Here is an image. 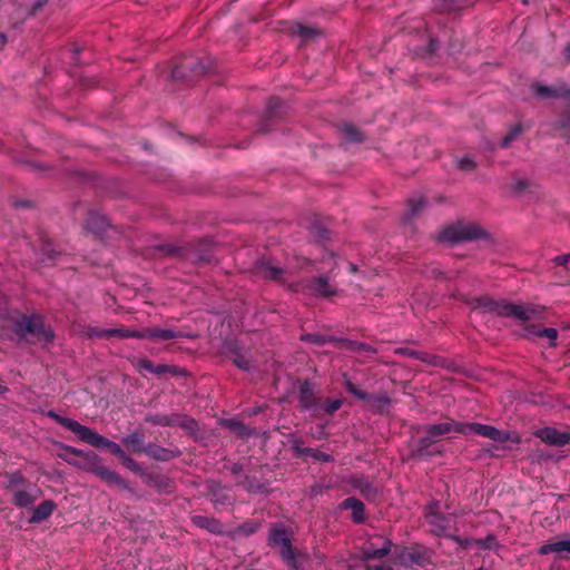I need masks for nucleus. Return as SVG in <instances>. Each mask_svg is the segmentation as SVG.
<instances>
[{
  "mask_svg": "<svg viewBox=\"0 0 570 570\" xmlns=\"http://www.w3.org/2000/svg\"><path fill=\"white\" fill-rule=\"evenodd\" d=\"M434 443L435 440L430 434H426L425 436L421 438L417 441L415 449L413 451L414 455L420 459H428L441 453V451H435L431 449Z\"/></svg>",
  "mask_w": 570,
  "mask_h": 570,
  "instance_id": "nucleus-22",
  "label": "nucleus"
},
{
  "mask_svg": "<svg viewBox=\"0 0 570 570\" xmlns=\"http://www.w3.org/2000/svg\"><path fill=\"white\" fill-rule=\"evenodd\" d=\"M239 471H240V466H239V465H237V464L233 465V468H232V472H233L234 474H238V473H239Z\"/></svg>",
  "mask_w": 570,
  "mask_h": 570,
  "instance_id": "nucleus-61",
  "label": "nucleus"
},
{
  "mask_svg": "<svg viewBox=\"0 0 570 570\" xmlns=\"http://www.w3.org/2000/svg\"><path fill=\"white\" fill-rule=\"evenodd\" d=\"M145 421L153 424V425H160V426H174L176 421H174V414H148L145 417Z\"/></svg>",
  "mask_w": 570,
  "mask_h": 570,
  "instance_id": "nucleus-34",
  "label": "nucleus"
},
{
  "mask_svg": "<svg viewBox=\"0 0 570 570\" xmlns=\"http://www.w3.org/2000/svg\"><path fill=\"white\" fill-rule=\"evenodd\" d=\"M76 468L83 470L86 472L96 474L100 480L106 482L108 485H124L125 481L115 471L102 464V460L95 452L89 451L86 454V458L81 461L69 462Z\"/></svg>",
  "mask_w": 570,
  "mask_h": 570,
  "instance_id": "nucleus-6",
  "label": "nucleus"
},
{
  "mask_svg": "<svg viewBox=\"0 0 570 570\" xmlns=\"http://www.w3.org/2000/svg\"><path fill=\"white\" fill-rule=\"evenodd\" d=\"M213 501L215 504H224L226 501V498H224V499L215 498V499H213Z\"/></svg>",
  "mask_w": 570,
  "mask_h": 570,
  "instance_id": "nucleus-60",
  "label": "nucleus"
},
{
  "mask_svg": "<svg viewBox=\"0 0 570 570\" xmlns=\"http://www.w3.org/2000/svg\"><path fill=\"white\" fill-rule=\"evenodd\" d=\"M525 332H527V336L546 337L551 342V346H556V341L558 338V331L553 327L537 330L534 326H527Z\"/></svg>",
  "mask_w": 570,
  "mask_h": 570,
  "instance_id": "nucleus-30",
  "label": "nucleus"
},
{
  "mask_svg": "<svg viewBox=\"0 0 570 570\" xmlns=\"http://www.w3.org/2000/svg\"><path fill=\"white\" fill-rule=\"evenodd\" d=\"M174 421H176L174 426H180L190 434L198 430L197 421L190 416L184 414H174Z\"/></svg>",
  "mask_w": 570,
  "mask_h": 570,
  "instance_id": "nucleus-33",
  "label": "nucleus"
},
{
  "mask_svg": "<svg viewBox=\"0 0 570 570\" xmlns=\"http://www.w3.org/2000/svg\"><path fill=\"white\" fill-rule=\"evenodd\" d=\"M299 404L304 410H312L316 406V400L308 383L301 387Z\"/></svg>",
  "mask_w": 570,
  "mask_h": 570,
  "instance_id": "nucleus-31",
  "label": "nucleus"
},
{
  "mask_svg": "<svg viewBox=\"0 0 570 570\" xmlns=\"http://www.w3.org/2000/svg\"><path fill=\"white\" fill-rule=\"evenodd\" d=\"M7 391H8V390H7V387H4V386L0 385V394L4 393V392H7Z\"/></svg>",
  "mask_w": 570,
  "mask_h": 570,
  "instance_id": "nucleus-64",
  "label": "nucleus"
},
{
  "mask_svg": "<svg viewBox=\"0 0 570 570\" xmlns=\"http://www.w3.org/2000/svg\"><path fill=\"white\" fill-rule=\"evenodd\" d=\"M234 363L237 367L242 368V370H245V371H249L250 370V362L249 360L245 358L244 356H237L235 360H234Z\"/></svg>",
  "mask_w": 570,
  "mask_h": 570,
  "instance_id": "nucleus-49",
  "label": "nucleus"
},
{
  "mask_svg": "<svg viewBox=\"0 0 570 570\" xmlns=\"http://www.w3.org/2000/svg\"><path fill=\"white\" fill-rule=\"evenodd\" d=\"M342 134L348 141L357 142L362 140V134L352 125H344L342 127Z\"/></svg>",
  "mask_w": 570,
  "mask_h": 570,
  "instance_id": "nucleus-40",
  "label": "nucleus"
},
{
  "mask_svg": "<svg viewBox=\"0 0 570 570\" xmlns=\"http://www.w3.org/2000/svg\"><path fill=\"white\" fill-rule=\"evenodd\" d=\"M145 435L140 431H135L121 440V443L134 453L144 452Z\"/></svg>",
  "mask_w": 570,
  "mask_h": 570,
  "instance_id": "nucleus-27",
  "label": "nucleus"
},
{
  "mask_svg": "<svg viewBox=\"0 0 570 570\" xmlns=\"http://www.w3.org/2000/svg\"><path fill=\"white\" fill-rule=\"evenodd\" d=\"M395 561L403 567L425 566L430 562L426 550L416 547L404 548L395 553Z\"/></svg>",
  "mask_w": 570,
  "mask_h": 570,
  "instance_id": "nucleus-11",
  "label": "nucleus"
},
{
  "mask_svg": "<svg viewBox=\"0 0 570 570\" xmlns=\"http://www.w3.org/2000/svg\"><path fill=\"white\" fill-rule=\"evenodd\" d=\"M560 128H567L570 127V115L567 117V119H562L558 122Z\"/></svg>",
  "mask_w": 570,
  "mask_h": 570,
  "instance_id": "nucleus-57",
  "label": "nucleus"
},
{
  "mask_svg": "<svg viewBox=\"0 0 570 570\" xmlns=\"http://www.w3.org/2000/svg\"><path fill=\"white\" fill-rule=\"evenodd\" d=\"M293 450L295 455L297 456H309L320 462L330 463L334 461V458L323 451L313 448H301L298 445H294Z\"/></svg>",
  "mask_w": 570,
  "mask_h": 570,
  "instance_id": "nucleus-26",
  "label": "nucleus"
},
{
  "mask_svg": "<svg viewBox=\"0 0 570 570\" xmlns=\"http://www.w3.org/2000/svg\"><path fill=\"white\" fill-rule=\"evenodd\" d=\"M350 347L354 351H367L372 353L375 352V350L372 346L361 342H351Z\"/></svg>",
  "mask_w": 570,
  "mask_h": 570,
  "instance_id": "nucleus-48",
  "label": "nucleus"
},
{
  "mask_svg": "<svg viewBox=\"0 0 570 570\" xmlns=\"http://www.w3.org/2000/svg\"><path fill=\"white\" fill-rule=\"evenodd\" d=\"M27 481L21 472L16 471L13 473L8 474V481L6 488L8 490L14 491L19 485H26Z\"/></svg>",
  "mask_w": 570,
  "mask_h": 570,
  "instance_id": "nucleus-37",
  "label": "nucleus"
},
{
  "mask_svg": "<svg viewBox=\"0 0 570 570\" xmlns=\"http://www.w3.org/2000/svg\"><path fill=\"white\" fill-rule=\"evenodd\" d=\"M144 452L157 461H168L175 456L171 450L151 443L145 446Z\"/></svg>",
  "mask_w": 570,
  "mask_h": 570,
  "instance_id": "nucleus-28",
  "label": "nucleus"
},
{
  "mask_svg": "<svg viewBox=\"0 0 570 570\" xmlns=\"http://www.w3.org/2000/svg\"><path fill=\"white\" fill-rule=\"evenodd\" d=\"M291 32L292 35L299 37L302 40L314 39L321 33L317 28L312 26H304L301 23L292 26Z\"/></svg>",
  "mask_w": 570,
  "mask_h": 570,
  "instance_id": "nucleus-29",
  "label": "nucleus"
},
{
  "mask_svg": "<svg viewBox=\"0 0 570 570\" xmlns=\"http://www.w3.org/2000/svg\"><path fill=\"white\" fill-rule=\"evenodd\" d=\"M356 488H358L363 494L373 490V485L370 482H365L363 485L357 484Z\"/></svg>",
  "mask_w": 570,
  "mask_h": 570,
  "instance_id": "nucleus-54",
  "label": "nucleus"
},
{
  "mask_svg": "<svg viewBox=\"0 0 570 570\" xmlns=\"http://www.w3.org/2000/svg\"><path fill=\"white\" fill-rule=\"evenodd\" d=\"M435 6L440 11L452 12L463 9L466 2L463 0H436Z\"/></svg>",
  "mask_w": 570,
  "mask_h": 570,
  "instance_id": "nucleus-35",
  "label": "nucleus"
},
{
  "mask_svg": "<svg viewBox=\"0 0 570 570\" xmlns=\"http://www.w3.org/2000/svg\"><path fill=\"white\" fill-rule=\"evenodd\" d=\"M350 269H351V272L355 273L357 271V267H356V265L351 264Z\"/></svg>",
  "mask_w": 570,
  "mask_h": 570,
  "instance_id": "nucleus-63",
  "label": "nucleus"
},
{
  "mask_svg": "<svg viewBox=\"0 0 570 570\" xmlns=\"http://www.w3.org/2000/svg\"><path fill=\"white\" fill-rule=\"evenodd\" d=\"M56 509V503L52 500L42 501L32 512L30 518L31 523H40L47 520Z\"/></svg>",
  "mask_w": 570,
  "mask_h": 570,
  "instance_id": "nucleus-23",
  "label": "nucleus"
},
{
  "mask_svg": "<svg viewBox=\"0 0 570 570\" xmlns=\"http://www.w3.org/2000/svg\"><path fill=\"white\" fill-rule=\"evenodd\" d=\"M142 340L150 338L155 341H169L174 338H185L190 337L189 335L184 334L179 331H174L170 328H160V327H147L141 330Z\"/></svg>",
  "mask_w": 570,
  "mask_h": 570,
  "instance_id": "nucleus-16",
  "label": "nucleus"
},
{
  "mask_svg": "<svg viewBox=\"0 0 570 570\" xmlns=\"http://www.w3.org/2000/svg\"><path fill=\"white\" fill-rule=\"evenodd\" d=\"M259 525L258 522H247L239 525L235 532L239 535L248 537L254 534L259 529Z\"/></svg>",
  "mask_w": 570,
  "mask_h": 570,
  "instance_id": "nucleus-41",
  "label": "nucleus"
},
{
  "mask_svg": "<svg viewBox=\"0 0 570 570\" xmlns=\"http://www.w3.org/2000/svg\"><path fill=\"white\" fill-rule=\"evenodd\" d=\"M12 492V502L18 508H27L32 505L39 497V490L36 485H28V488L16 489Z\"/></svg>",
  "mask_w": 570,
  "mask_h": 570,
  "instance_id": "nucleus-17",
  "label": "nucleus"
},
{
  "mask_svg": "<svg viewBox=\"0 0 570 570\" xmlns=\"http://www.w3.org/2000/svg\"><path fill=\"white\" fill-rule=\"evenodd\" d=\"M7 42V37L3 33H0V46H3Z\"/></svg>",
  "mask_w": 570,
  "mask_h": 570,
  "instance_id": "nucleus-62",
  "label": "nucleus"
},
{
  "mask_svg": "<svg viewBox=\"0 0 570 570\" xmlns=\"http://www.w3.org/2000/svg\"><path fill=\"white\" fill-rule=\"evenodd\" d=\"M119 460L122 462L124 465H126L129 469L135 470L137 468V463L126 453L125 456H121Z\"/></svg>",
  "mask_w": 570,
  "mask_h": 570,
  "instance_id": "nucleus-52",
  "label": "nucleus"
},
{
  "mask_svg": "<svg viewBox=\"0 0 570 570\" xmlns=\"http://www.w3.org/2000/svg\"><path fill=\"white\" fill-rule=\"evenodd\" d=\"M88 335L90 337L98 338H110V337H119V338H140L142 340L141 331L128 330V328H108V330H97L89 328Z\"/></svg>",
  "mask_w": 570,
  "mask_h": 570,
  "instance_id": "nucleus-14",
  "label": "nucleus"
},
{
  "mask_svg": "<svg viewBox=\"0 0 570 570\" xmlns=\"http://www.w3.org/2000/svg\"><path fill=\"white\" fill-rule=\"evenodd\" d=\"M314 559H315V563H316L317 566H322V564L324 563V561H325V556H324V554H322V553H320V552H316V553L314 554Z\"/></svg>",
  "mask_w": 570,
  "mask_h": 570,
  "instance_id": "nucleus-55",
  "label": "nucleus"
},
{
  "mask_svg": "<svg viewBox=\"0 0 570 570\" xmlns=\"http://www.w3.org/2000/svg\"><path fill=\"white\" fill-rule=\"evenodd\" d=\"M191 522L200 529H205L213 534L223 533V524L218 519L206 517V515H194Z\"/></svg>",
  "mask_w": 570,
  "mask_h": 570,
  "instance_id": "nucleus-21",
  "label": "nucleus"
},
{
  "mask_svg": "<svg viewBox=\"0 0 570 570\" xmlns=\"http://www.w3.org/2000/svg\"><path fill=\"white\" fill-rule=\"evenodd\" d=\"M244 489L249 493H264L266 491V484L258 482L255 478L245 476L242 482Z\"/></svg>",
  "mask_w": 570,
  "mask_h": 570,
  "instance_id": "nucleus-36",
  "label": "nucleus"
},
{
  "mask_svg": "<svg viewBox=\"0 0 570 570\" xmlns=\"http://www.w3.org/2000/svg\"><path fill=\"white\" fill-rule=\"evenodd\" d=\"M424 432L430 434L435 441L449 433L456 432L464 435L474 433L481 435L483 438L493 440L499 443H503L507 441H511L515 444H520L522 439L515 432H509L505 430H499L492 425L482 424V423H464L458 422L454 420H450L442 423L430 424L424 428Z\"/></svg>",
  "mask_w": 570,
  "mask_h": 570,
  "instance_id": "nucleus-1",
  "label": "nucleus"
},
{
  "mask_svg": "<svg viewBox=\"0 0 570 570\" xmlns=\"http://www.w3.org/2000/svg\"><path fill=\"white\" fill-rule=\"evenodd\" d=\"M108 220L104 215L90 213L85 222V227L92 234H100L108 227Z\"/></svg>",
  "mask_w": 570,
  "mask_h": 570,
  "instance_id": "nucleus-24",
  "label": "nucleus"
},
{
  "mask_svg": "<svg viewBox=\"0 0 570 570\" xmlns=\"http://www.w3.org/2000/svg\"><path fill=\"white\" fill-rule=\"evenodd\" d=\"M291 288L295 293H301L306 296H322V297H331L336 294V287L332 285L327 277L317 276L313 278H306L294 283L291 285Z\"/></svg>",
  "mask_w": 570,
  "mask_h": 570,
  "instance_id": "nucleus-8",
  "label": "nucleus"
},
{
  "mask_svg": "<svg viewBox=\"0 0 570 570\" xmlns=\"http://www.w3.org/2000/svg\"><path fill=\"white\" fill-rule=\"evenodd\" d=\"M521 126L512 127L509 132L501 139V147L507 148L521 134Z\"/></svg>",
  "mask_w": 570,
  "mask_h": 570,
  "instance_id": "nucleus-42",
  "label": "nucleus"
},
{
  "mask_svg": "<svg viewBox=\"0 0 570 570\" xmlns=\"http://www.w3.org/2000/svg\"><path fill=\"white\" fill-rule=\"evenodd\" d=\"M392 541L387 538L375 535L364 542L362 547V557L365 560H380L386 557L392 549Z\"/></svg>",
  "mask_w": 570,
  "mask_h": 570,
  "instance_id": "nucleus-10",
  "label": "nucleus"
},
{
  "mask_svg": "<svg viewBox=\"0 0 570 570\" xmlns=\"http://www.w3.org/2000/svg\"><path fill=\"white\" fill-rule=\"evenodd\" d=\"M366 570H393V568L390 566L381 564V566H370V567H367Z\"/></svg>",
  "mask_w": 570,
  "mask_h": 570,
  "instance_id": "nucleus-56",
  "label": "nucleus"
},
{
  "mask_svg": "<svg viewBox=\"0 0 570 570\" xmlns=\"http://www.w3.org/2000/svg\"><path fill=\"white\" fill-rule=\"evenodd\" d=\"M41 250H42L43 255H45L46 257H48L49 259H52V258H55V257H56V254H57V253L53 250V248H52V244H51V243H47V244H45V245L42 246Z\"/></svg>",
  "mask_w": 570,
  "mask_h": 570,
  "instance_id": "nucleus-50",
  "label": "nucleus"
},
{
  "mask_svg": "<svg viewBox=\"0 0 570 570\" xmlns=\"http://www.w3.org/2000/svg\"><path fill=\"white\" fill-rule=\"evenodd\" d=\"M529 185H530L529 181H527L524 179H521L519 181V189H520V191L525 190L529 187Z\"/></svg>",
  "mask_w": 570,
  "mask_h": 570,
  "instance_id": "nucleus-58",
  "label": "nucleus"
},
{
  "mask_svg": "<svg viewBox=\"0 0 570 570\" xmlns=\"http://www.w3.org/2000/svg\"><path fill=\"white\" fill-rule=\"evenodd\" d=\"M16 332L20 335L35 334L50 342L53 338V333L47 328L40 316H23L16 323Z\"/></svg>",
  "mask_w": 570,
  "mask_h": 570,
  "instance_id": "nucleus-9",
  "label": "nucleus"
},
{
  "mask_svg": "<svg viewBox=\"0 0 570 570\" xmlns=\"http://www.w3.org/2000/svg\"><path fill=\"white\" fill-rule=\"evenodd\" d=\"M346 390L356 399L371 402V407L376 412H383L391 404V399L385 395L371 396L368 393L361 391L351 381L345 382Z\"/></svg>",
  "mask_w": 570,
  "mask_h": 570,
  "instance_id": "nucleus-12",
  "label": "nucleus"
},
{
  "mask_svg": "<svg viewBox=\"0 0 570 570\" xmlns=\"http://www.w3.org/2000/svg\"><path fill=\"white\" fill-rule=\"evenodd\" d=\"M539 553L542 556H547L550 553H556L558 556H562L563 553L570 554V540H550L539 548Z\"/></svg>",
  "mask_w": 570,
  "mask_h": 570,
  "instance_id": "nucleus-18",
  "label": "nucleus"
},
{
  "mask_svg": "<svg viewBox=\"0 0 570 570\" xmlns=\"http://www.w3.org/2000/svg\"><path fill=\"white\" fill-rule=\"evenodd\" d=\"M458 166L463 170H473L475 163L472 157L465 156L458 160Z\"/></svg>",
  "mask_w": 570,
  "mask_h": 570,
  "instance_id": "nucleus-46",
  "label": "nucleus"
},
{
  "mask_svg": "<svg viewBox=\"0 0 570 570\" xmlns=\"http://www.w3.org/2000/svg\"><path fill=\"white\" fill-rule=\"evenodd\" d=\"M485 230L476 223H458L444 228L439 239L446 243L472 242L485 238Z\"/></svg>",
  "mask_w": 570,
  "mask_h": 570,
  "instance_id": "nucleus-7",
  "label": "nucleus"
},
{
  "mask_svg": "<svg viewBox=\"0 0 570 570\" xmlns=\"http://www.w3.org/2000/svg\"><path fill=\"white\" fill-rule=\"evenodd\" d=\"M448 539H451L452 541L458 543L463 549H469V548H472L473 546H475V539H473V538H463V537L450 533V537H448Z\"/></svg>",
  "mask_w": 570,
  "mask_h": 570,
  "instance_id": "nucleus-44",
  "label": "nucleus"
},
{
  "mask_svg": "<svg viewBox=\"0 0 570 570\" xmlns=\"http://www.w3.org/2000/svg\"><path fill=\"white\" fill-rule=\"evenodd\" d=\"M256 273L265 279L282 281L285 271L267 261H262L256 267Z\"/></svg>",
  "mask_w": 570,
  "mask_h": 570,
  "instance_id": "nucleus-19",
  "label": "nucleus"
},
{
  "mask_svg": "<svg viewBox=\"0 0 570 570\" xmlns=\"http://www.w3.org/2000/svg\"><path fill=\"white\" fill-rule=\"evenodd\" d=\"M66 451H68L69 453L76 455V456H79L82 459L86 458V454H88L89 451H83V450H80V449H77V448H73V446H70V445H67L65 446Z\"/></svg>",
  "mask_w": 570,
  "mask_h": 570,
  "instance_id": "nucleus-51",
  "label": "nucleus"
},
{
  "mask_svg": "<svg viewBox=\"0 0 570 570\" xmlns=\"http://www.w3.org/2000/svg\"><path fill=\"white\" fill-rule=\"evenodd\" d=\"M267 543L269 547L278 548L283 561L293 570H299L301 566L293 549L292 539L286 527L278 523L269 529Z\"/></svg>",
  "mask_w": 570,
  "mask_h": 570,
  "instance_id": "nucleus-4",
  "label": "nucleus"
},
{
  "mask_svg": "<svg viewBox=\"0 0 570 570\" xmlns=\"http://www.w3.org/2000/svg\"><path fill=\"white\" fill-rule=\"evenodd\" d=\"M425 520L430 531L438 537H450L451 530L455 529L456 517L453 513L443 514L440 501H431L424 510Z\"/></svg>",
  "mask_w": 570,
  "mask_h": 570,
  "instance_id": "nucleus-5",
  "label": "nucleus"
},
{
  "mask_svg": "<svg viewBox=\"0 0 570 570\" xmlns=\"http://www.w3.org/2000/svg\"><path fill=\"white\" fill-rule=\"evenodd\" d=\"M342 509L351 510L352 511V518H353L354 522H356V523L364 522V520H365V505H364V503L361 500H358V499H356L354 497L346 498L342 502Z\"/></svg>",
  "mask_w": 570,
  "mask_h": 570,
  "instance_id": "nucleus-20",
  "label": "nucleus"
},
{
  "mask_svg": "<svg viewBox=\"0 0 570 570\" xmlns=\"http://www.w3.org/2000/svg\"><path fill=\"white\" fill-rule=\"evenodd\" d=\"M47 415L56 421L59 425L75 433L82 442L88 443L89 445L99 450L108 449L110 453L118 459L125 456V451L118 443L105 438L95 430L85 426L72 419L65 417L55 411H48Z\"/></svg>",
  "mask_w": 570,
  "mask_h": 570,
  "instance_id": "nucleus-3",
  "label": "nucleus"
},
{
  "mask_svg": "<svg viewBox=\"0 0 570 570\" xmlns=\"http://www.w3.org/2000/svg\"><path fill=\"white\" fill-rule=\"evenodd\" d=\"M563 56L567 61H570V42L567 45V47L563 50Z\"/></svg>",
  "mask_w": 570,
  "mask_h": 570,
  "instance_id": "nucleus-59",
  "label": "nucleus"
},
{
  "mask_svg": "<svg viewBox=\"0 0 570 570\" xmlns=\"http://www.w3.org/2000/svg\"><path fill=\"white\" fill-rule=\"evenodd\" d=\"M475 546L481 550H494L499 547L497 537L489 534L484 539H475Z\"/></svg>",
  "mask_w": 570,
  "mask_h": 570,
  "instance_id": "nucleus-39",
  "label": "nucleus"
},
{
  "mask_svg": "<svg viewBox=\"0 0 570 570\" xmlns=\"http://www.w3.org/2000/svg\"><path fill=\"white\" fill-rule=\"evenodd\" d=\"M533 92L539 98H566L570 100V87L566 85L546 86L542 83L532 85Z\"/></svg>",
  "mask_w": 570,
  "mask_h": 570,
  "instance_id": "nucleus-15",
  "label": "nucleus"
},
{
  "mask_svg": "<svg viewBox=\"0 0 570 570\" xmlns=\"http://www.w3.org/2000/svg\"><path fill=\"white\" fill-rule=\"evenodd\" d=\"M301 340L305 341V342L313 343V344H317V345H324L326 343L335 341V338L333 336L320 335V334H313V333L302 335Z\"/></svg>",
  "mask_w": 570,
  "mask_h": 570,
  "instance_id": "nucleus-38",
  "label": "nucleus"
},
{
  "mask_svg": "<svg viewBox=\"0 0 570 570\" xmlns=\"http://www.w3.org/2000/svg\"><path fill=\"white\" fill-rule=\"evenodd\" d=\"M475 307L484 313H492L501 317L514 318L521 322L539 320L544 307L537 304H515L507 299H493L488 296L475 298Z\"/></svg>",
  "mask_w": 570,
  "mask_h": 570,
  "instance_id": "nucleus-2",
  "label": "nucleus"
},
{
  "mask_svg": "<svg viewBox=\"0 0 570 570\" xmlns=\"http://www.w3.org/2000/svg\"><path fill=\"white\" fill-rule=\"evenodd\" d=\"M343 404V401L341 399H335V400H327L325 403H324V411L325 413L327 414H334L337 410L341 409Z\"/></svg>",
  "mask_w": 570,
  "mask_h": 570,
  "instance_id": "nucleus-45",
  "label": "nucleus"
},
{
  "mask_svg": "<svg viewBox=\"0 0 570 570\" xmlns=\"http://www.w3.org/2000/svg\"><path fill=\"white\" fill-rule=\"evenodd\" d=\"M220 424L240 436L252 434V431L242 421L237 419H225L220 422Z\"/></svg>",
  "mask_w": 570,
  "mask_h": 570,
  "instance_id": "nucleus-32",
  "label": "nucleus"
},
{
  "mask_svg": "<svg viewBox=\"0 0 570 570\" xmlns=\"http://www.w3.org/2000/svg\"><path fill=\"white\" fill-rule=\"evenodd\" d=\"M154 374H157V375H163V374L180 375L181 371H180L179 367L174 366V365L157 364V365H155Z\"/></svg>",
  "mask_w": 570,
  "mask_h": 570,
  "instance_id": "nucleus-43",
  "label": "nucleus"
},
{
  "mask_svg": "<svg viewBox=\"0 0 570 570\" xmlns=\"http://www.w3.org/2000/svg\"><path fill=\"white\" fill-rule=\"evenodd\" d=\"M428 203L423 196H417L409 200V208L404 215L403 223L409 224L414 219L422 210L425 209Z\"/></svg>",
  "mask_w": 570,
  "mask_h": 570,
  "instance_id": "nucleus-25",
  "label": "nucleus"
},
{
  "mask_svg": "<svg viewBox=\"0 0 570 570\" xmlns=\"http://www.w3.org/2000/svg\"><path fill=\"white\" fill-rule=\"evenodd\" d=\"M534 435L551 446H563L570 442V431H559L550 426L537 430Z\"/></svg>",
  "mask_w": 570,
  "mask_h": 570,
  "instance_id": "nucleus-13",
  "label": "nucleus"
},
{
  "mask_svg": "<svg viewBox=\"0 0 570 570\" xmlns=\"http://www.w3.org/2000/svg\"><path fill=\"white\" fill-rule=\"evenodd\" d=\"M570 261V255L566 254V255H560V256H557L554 258V262L558 264V265H566L568 262Z\"/></svg>",
  "mask_w": 570,
  "mask_h": 570,
  "instance_id": "nucleus-53",
  "label": "nucleus"
},
{
  "mask_svg": "<svg viewBox=\"0 0 570 570\" xmlns=\"http://www.w3.org/2000/svg\"><path fill=\"white\" fill-rule=\"evenodd\" d=\"M137 366L140 370H145V371L150 372V373L155 372V364L151 361L147 360V358L138 360Z\"/></svg>",
  "mask_w": 570,
  "mask_h": 570,
  "instance_id": "nucleus-47",
  "label": "nucleus"
}]
</instances>
